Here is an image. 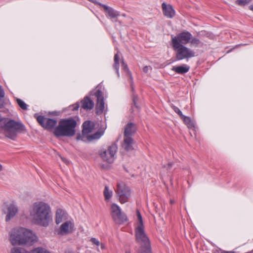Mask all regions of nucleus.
<instances>
[{"label":"nucleus","mask_w":253,"mask_h":253,"mask_svg":"<svg viewBox=\"0 0 253 253\" xmlns=\"http://www.w3.org/2000/svg\"><path fill=\"white\" fill-rule=\"evenodd\" d=\"M31 215L36 224L44 227L47 226L52 219L49 205L43 202H36L34 204Z\"/></svg>","instance_id":"nucleus-1"},{"label":"nucleus","mask_w":253,"mask_h":253,"mask_svg":"<svg viewBox=\"0 0 253 253\" xmlns=\"http://www.w3.org/2000/svg\"><path fill=\"white\" fill-rule=\"evenodd\" d=\"M9 239L13 246H30L37 241L38 237L32 231L25 228L18 227L11 231Z\"/></svg>","instance_id":"nucleus-2"},{"label":"nucleus","mask_w":253,"mask_h":253,"mask_svg":"<svg viewBox=\"0 0 253 253\" xmlns=\"http://www.w3.org/2000/svg\"><path fill=\"white\" fill-rule=\"evenodd\" d=\"M77 121L73 118L61 119L56 126L53 134L57 138L60 137H72L76 134Z\"/></svg>","instance_id":"nucleus-3"},{"label":"nucleus","mask_w":253,"mask_h":253,"mask_svg":"<svg viewBox=\"0 0 253 253\" xmlns=\"http://www.w3.org/2000/svg\"><path fill=\"white\" fill-rule=\"evenodd\" d=\"M6 125L5 135L6 137L14 140L18 133H22L26 131L25 126L21 122H16L12 119H8Z\"/></svg>","instance_id":"nucleus-4"},{"label":"nucleus","mask_w":253,"mask_h":253,"mask_svg":"<svg viewBox=\"0 0 253 253\" xmlns=\"http://www.w3.org/2000/svg\"><path fill=\"white\" fill-rule=\"evenodd\" d=\"M136 240L140 244L139 253H152L150 242L144 231V228H135Z\"/></svg>","instance_id":"nucleus-5"},{"label":"nucleus","mask_w":253,"mask_h":253,"mask_svg":"<svg viewBox=\"0 0 253 253\" xmlns=\"http://www.w3.org/2000/svg\"><path fill=\"white\" fill-rule=\"evenodd\" d=\"M173 49L176 52L175 58L176 61L181 60L184 59H189L194 57L195 53L191 49L187 47L179 42L176 40L173 42V45H171Z\"/></svg>","instance_id":"nucleus-6"},{"label":"nucleus","mask_w":253,"mask_h":253,"mask_svg":"<svg viewBox=\"0 0 253 253\" xmlns=\"http://www.w3.org/2000/svg\"><path fill=\"white\" fill-rule=\"evenodd\" d=\"M111 215L113 221L118 224H122L128 220L126 214L122 212L120 207L115 203L111 206Z\"/></svg>","instance_id":"nucleus-7"},{"label":"nucleus","mask_w":253,"mask_h":253,"mask_svg":"<svg viewBox=\"0 0 253 253\" xmlns=\"http://www.w3.org/2000/svg\"><path fill=\"white\" fill-rule=\"evenodd\" d=\"M35 117L40 126L45 129L54 131L57 126V122L56 120L46 118L42 115L37 116V114L35 115Z\"/></svg>","instance_id":"nucleus-8"},{"label":"nucleus","mask_w":253,"mask_h":253,"mask_svg":"<svg viewBox=\"0 0 253 253\" xmlns=\"http://www.w3.org/2000/svg\"><path fill=\"white\" fill-rule=\"evenodd\" d=\"M117 150V144L116 142H114L108 147L107 150L101 151L100 153V156L104 161L112 163L115 159L114 156Z\"/></svg>","instance_id":"nucleus-9"},{"label":"nucleus","mask_w":253,"mask_h":253,"mask_svg":"<svg viewBox=\"0 0 253 253\" xmlns=\"http://www.w3.org/2000/svg\"><path fill=\"white\" fill-rule=\"evenodd\" d=\"M116 193L119 197L120 202L122 204L127 202L130 196V189L123 183L117 185Z\"/></svg>","instance_id":"nucleus-10"},{"label":"nucleus","mask_w":253,"mask_h":253,"mask_svg":"<svg viewBox=\"0 0 253 253\" xmlns=\"http://www.w3.org/2000/svg\"><path fill=\"white\" fill-rule=\"evenodd\" d=\"M171 45H173L174 40L177 41L180 44L185 45L189 43L192 37V34L188 31H184L179 33L177 36L171 35Z\"/></svg>","instance_id":"nucleus-11"},{"label":"nucleus","mask_w":253,"mask_h":253,"mask_svg":"<svg viewBox=\"0 0 253 253\" xmlns=\"http://www.w3.org/2000/svg\"><path fill=\"white\" fill-rule=\"evenodd\" d=\"M97 98V102L95 107V113L98 115L101 114L104 110V101L102 91L97 89L93 94Z\"/></svg>","instance_id":"nucleus-12"},{"label":"nucleus","mask_w":253,"mask_h":253,"mask_svg":"<svg viewBox=\"0 0 253 253\" xmlns=\"http://www.w3.org/2000/svg\"><path fill=\"white\" fill-rule=\"evenodd\" d=\"M89 1L96 5H98L102 7L105 12L106 13V16L109 17L111 19L117 18L120 15V12L119 11L115 10L111 7L102 4L96 0H89Z\"/></svg>","instance_id":"nucleus-13"},{"label":"nucleus","mask_w":253,"mask_h":253,"mask_svg":"<svg viewBox=\"0 0 253 253\" xmlns=\"http://www.w3.org/2000/svg\"><path fill=\"white\" fill-rule=\"evenodd\" d=\"M95 127V124L91 121H85L82 125V135L78 133L76 137L77 140H82L84 136L91 132Z\"/></svg>","instance_id":"nucleus-14"},{"label":"nucleus","mask_w":253,"mask_h":253,"mask_svg":"<svg viewBox=\"0 0 253 253\" xmlns=\"http://www.w3.org/2000/svg\"><path fill=\"white\" fill-rule=\"evenodd\" d=\"M163 14L168 18H171L175 15V11L170 4H167L163 2L162 4Z\"/></svg>","instance_id":"nucleus-15"},{"label":"nucleus","mask_w":253,"mask_h":253,"mask_svg":"<svg viewBox=\"0 0 253 253\" xmlns=\"http://www.w3.org/2000/svg\"><path fill=\"white\" fill-rule=\"evenodd\" d=\"M81 103V108L86 111L91 110L94 106V102L87 96H85Z\"/></svg>","instance_id":"nucleus-16"},{"label":"nucleus","mask_w":253,"mask_h":253,"mask_svg":"<svg viewBox=\"0 0 253 253\" xmlns=\"http://www.w3.org/2000/svg\"><path fill=\"white\" fill-rule=\"evenodd\" d=\"M135 125L133 123H127L125 128L124 137H132V135L136 132Z\"/></svg>","instance_id":"nucleus-17"},{"label":"nucleus","mask_w":253,"mask_h":253,"mask_svg":"<svg viewBox=\"0 0 253 253\" xmlns=\"http://www.w3.org/2000/svg\"><path fill=\"white\" fill-rule=\"evenodd\" d=\"M18 212V208L14 204H11L7 207V213L5 217L6 221H9Z\"/></svg>","instance_id":"nucleus-18"},{"label":"nucleus","mask_w":253,"mask_h":253,"mask_svg":"<svg viewBox=\"0 0 253 253\" xmlns=\"http://www.w3.org/2000/svg\"><path fill=\"white\" fill-rule=\"evenodd\" d=\"M133 143L134 140L132 137H124L123 146L126 151H131L133 149Z\"/></svg>","instance_id":"nucleus-19"},{"label":"nucleus","mask_w":253,"mask_h":253,"mask_svg":"<svg viewBox=\"0 0 253 253\" xmlns=\"http://www.w3.org/2000/svg\"><path fill=\"white\" fill-rule=\"evenodd\" d=\"M190 69V67L186 64H183L181 66H173L171 70L175 73L179 74H184L187 73Z\"/></svg>","instance_id":"nucleus-20"},{"label":"nucleus","mask_w":253,"mask_h":253,"mask_svg":"<svg viewBox=\"0 0 253 253\" xmlns=\"http://www.w3.org/2000/svg\"><path fill=\"white\" fill-rule=\"evenodd\" d=\"M71 223L69 221H66L62 224L59 228V233L61 235H64L71 232L70 228H71Z\"/></svg>","instance_id":"nucleus-21"},{"label":"nucleus","mask_w":253,"mask_h":253,"mask_svg":"<svg viewBox=\"0 0 253 253\" xmlns=\"http://www.w3.org/2000/svg\"><path fill=\"white\" fill-rule=\"evenodd\" d=\"M65 211L61 209H57L56 212L55 222L57 224L62 222L64 217L65 216Z\"/></svg>","instance_id":"nucleus-22"},{"label":"nucleus","mask_w":253,"mask_h":253,"mask_svg":"<svg viewBox=\"0 0 253 253\" xmlns=\"http://www.w3.org/2000/svg\"><path fill=\"white\" fill-rule=\"evenodd\" d=\"M119 59H120V57L118 54V53L115 54L114 55V63L113 64V67L114 69L115 70L116 73L117 74V75L118 77L120 76V75H119V66H120Z\"/></svg>","instance_id":"nucleus-23"},{"label":"nucleus","mask_w":253,"mask_h":253,"mask_svg":"<svg viewBox=\"0 0 253 253\" xmlns=\"http://www.w3.org/2000/svg\"><path fill=\"white\" fill-rule=\"evenodd\" d=\"M181 119L182 120L184 124L187 126L188 127L192 128L195 127L194 123L189 117L183 115Z\"/></svg>","instance_id":"nucleus-24"},{"label":"nucleus","mask_w":253,"mask_h":253,"mask_svg":"<svg viewBox=\"0 0 253 253\" xmlns=\"http://www.w3.org/2000/svg\"><path fill=\"white\" fill-rule=\"evenodd\" d=\"M138 96L137 94L135 93H133L132 96V104L133 106H131V109L132 112H133L134 108L137 109L138 110H139L140 107L138 105Z\"/></svg>","instance_id":"nucleus-25"},{"label":"nucleus","mask_w":253,"mask_h":253,"mask_svg":"<svg viewBox=\"0 0 253 253\" xmlns=\"http://www.w3.org/2000/svg\"><path fill=\"white\" fill-rule=\"evenodd\" d=\"M136 215L137 217V227L135 228H144L142 216L140 213V211L138 210H136Z\"/></svg>","instance_id":"nucleus-26"},{"label":"nucleus","mask_w":253,"mask_h":253,"mask_svg":"<svg viewBox=\"0 0 253 253\" xmlns=\"http://www.w3.org/2000/svg\"><path fill=\"white\" fill-rule=\"evenodd\" d=\"M103 134V133L100 131H97L95 133L89 135L87 136V139L89 141H91L94 139H99Z\"/></svg>","instance_id":"nucleus-27"},{"label":"nucleus","mask_w":253,"mask_h":253,"mask_svg":"<svg viewBox=\"0 0 253 253\" xmlns=\"http://www.w3.org/2000/svg\"><path fill=\"white\" fill-rule=\"evenodd\" d=\"M10 253H31L23 248L14 247L11 249Z\"/></svg>","instance_id":"nucleus-28"},{"label":"nucleus","mask_w":253,"mask_h":253,"mask_svg":"<svg viewBox=\"0 0 253 253\" xmlns=\"http://www.w3.org/2000/svg\"><path fill=\"white\" fill-rule=\"evenodd\" d=\"M8 118H2L0 117V131L3 130L4 132L6 129V125L7 123Z\"/></svg>","instance_id":"nucleus-29"},{"label":"nucleus","mask_w":253,"mask_h":253,"mask_svg":"<svg viewBox=\"0 0 253 253\" xmlns=\"http://www.w3.org/2000/svg\"><path fill=\"white\" fill-rule=\"evenodd\" d=\"M122 68L123 70L127 72L128 75L130 76V80H132V77L131 74V72L129 70L127 64L125 62L123 59L122 60Z\"/></svg>","instance_id":"nucleus-30"},{"label":"nucleus","mask_w":253,"mask_h":253,"mask_svg":"<svg viewBox=\"0 0 253 253\" xmlns=\"http://www.w3.org/2000/svg\"><path fill=\"white\" fill-rule=\"evenodd\" d=\"M16 102L19 106L21 107L23 110H27V105L21 99L18 98L16 99Z\"/></svg>","instance_id":"nucleus-31"},{"label":"nucleus","mask_w":253,"mask_h":253,"mask_svg":"<svg viewBox=\"0 0 253 253\" xmlns=\"http://www.w3.org/2000/svg\"><path fill=\"white\" fill-rule=\"evenodd\" d=\"M103 193L105 200L109 199L112 196L111 192H109L108 187L107 186L104 188Z\"/></svg>","instance_id":"nucleus-32"},{"label":"nucleus","mask_w":253,"mask_h":253,"mask_svg":"<svg viewBox=\"0 0 253 253\" xmlns=\"http://www.w3.org/2000/svg\"><path fill=\"white\" fill-rule=\"evenodd\" d=\"M33 253H50L42 248H37L33 251Z\"/></svg>","instance_id":"nucleus-33"},{"label":"nucleus","mask_w":253,"mask_h":253,"mask_svg":"<svg viewBox=\"0 0 253 253\" xmlns=\"http://www.w3.org/2000/svg\"><path fill=\"white\" fill-rule=\"evenodd\" d=\"M251 0H237L236 1V3L240 6H245L249 3Z\"/></svg>","instance_id":"nucleus-34"},{"label":"nucleus","mask_w":253,"mask_h":253,"mask_svg":"<svg viewBox=\"0 0 253 253\" xmlns=\"http://www.w3.org/2000/svg\"><path fill=\"white\" fill-rule=\"evenodd\" d=\"M192 44L194 45L195 46H198V45L200 44V40L196 38H191L190 42Z\"/></svg>","instance_id":"nucleus-35"},{"label":"nucleus","mask_w":253,"mask_h":253,"mask_svg":"<svg viewBox=\"0 0 253 253\" xmlns=\"http://www.w3.org/2000/svg\"><path fill=\"white\" fill-rule=\"evenodd\" d=\"M171 108H172L173 111L178 115V116L180 117V118L183 116L182 112L180 111V110L177 107L172 105L171 106Z\"/></svg>","instance_id":"nucleus-36"},{"label":"nucleus","mask_w":253,"mask_h":253,"mask_svg":"<svg viewBox=\"0 0 253 253\" xmlns=\"http://www.w3.org/2000/svg\"><path fill=\"white\" fill-rule=\"evenodd\" d=\"M80 107V104L79 102H76V103L73 104L72 105H70L69 107L70 110L72 111H76L78 110Z\"/></svg>","instance_id":"nucleus-37"},{"label":"nucleus","mask_w":253,"mask_h":253,"mask_svg":"<svg viewBox=\"0 0 253 253\" xmlns=\"http://www.w3.org/2000/svg\"><path fill=\"white\" fill-rule=\"evenodd\" d=\"M90 241L94 244L96 245V246H98L100 245V242L98 240H97L95 238H91L90 239Z\"/></svg>","instance_id":"nucleus-38"},{"label":"nucleus","mask_w":253,"mask_h":253,"mask_svg":"<svg viewBox=\"0 0 253 253\" xmlns=\"http://www.w3.org/2000/svg\"><path fill=\"white\" fill-rule=\"evenodd\" d=\"M152 69V68H151V66H144V67L143 68L142 70H143V71L144 73H147L148 72L149 70V69Z\"/></svg>","instance_id":"nucleus-39"},{"label":"nucleus","mask_w":253,"mask_h":253,"mask_svg":"<svg viewBox=\"0 0 253 253\" xmlns=\"http://www.w3.org/2000/svg\"><path fill=\"white\" fill-rule=\"evenodd\" d=\"M172 166V163H169L166 166L164 165L163 168H167V169H171Z\"/></svg>","instance_id":"nucleus-40"},{"label":"nucleus","mask_w":253,"mask_h":253,"mask_svg":"<svg viewBox=\"0 0 253 253\" xmlns=\"http://www.w3.org/2000/svg\"><path fill=\"white\" fill-rule=\"evenodd\" d=\"M4 96V93L3 90V89L1 88V86H0V98L3 97Z\"/></svg>","instance_id":"nucleus-41"},{"label":"nucleus","mask_w":253,"mask_h":253,"mask_svg":"<svg viewBox=\"0 0 253 253\" xmlns=\"http://www.w3.org/2000/svg\"><path fill=\"white\" fill-rule=\"evenodd\" d=\"M61 159L65 163L67 164L69 163V161L65 158L61 157Z\"/></svg>","instance_id":"nucleus-42"},{"label":"nucleus","mask_w":253,"mask_h":253,"mask_svg":"<svg viewBox=\"0 0 253 253\" xmlns=\"http://www.w3.org/2000/svg\"><path fill=\"white\" fill-rule=\"evenodd\" d=\"M220 253H234V252H227V251H221Z\"/></svg>","instance_id":"nucleus-43"},{"label":"nucleus","mask_w":253,"mask_h":253,"mask_svg":"<svg viewBox=\"0 0 253 253\" xmlns=\"http://www.w3.org/2000/svg\"><path fill=\"white\" fill-rule=\"evenodd\" d=\"M131 87L132 91L133 92L134 90V87L133 86L132 83L131 84Z\"/></svg>","instance_id":"nucleus-44"},{"label":"nucleus","mask_w":253,"mask_h":253,"mask_svg":"<svg viewBox=\"0 0 253 253\" xmlns=\"http://www.w3.org/2000/svg\"><path fill=\"white\" fill-rule=\"evenodd\" d=\"M250 9L252 11H253V5H251L250 6Z\"/></svg>","instance_id":"nucleus-45"},{"label":"nucleus","mask_w":253,"mask_h":253,"mask_svg":"<svg viewBox=\"0 0 253 253\" xmlns=\"http://www.w3.org/2000/svg\"><path fill=\"white\" fill-rule=\"evenodd\" d=\"M2 170V166L0 164V171Z\"/></svg>","instance_id":"nucleus-46"},{"label":"nucleus","mask_w":253,"mask_h":253,"mask_svg":"<svg viewBox=\"0 0 253 253\" xmlns=\"http://www.w3.org/2000/svg\"><path fill=\"white\" fill-rule=\"evenodd\" d=\"M125 253H131L130 251H126Z\"/></svg>","instance_id":"nucleus-47"}]
</instances>
